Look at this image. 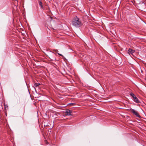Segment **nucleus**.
<instances>
[{
    "mask_svg": "<svg viewBox=\"0 0 146 146\" xmlns=\"http://www.w3.org/2000/svg\"><path fill=\"white\" fill-rule=\"evenodd\" d=\"M72 25L76 27H79L81 25V23L79 19L77 17H75L73 19Z\"/></svg>",
    "mask_w": 146,
    "mask_h": 146,
    "instance_id": "obj_1",
    "label": "nucleus"
},
{
    "mask_svg": "<svg viewBox=\"0 0 146 146\" xmlns=\"http://www.w3.org/2000/svg\"><path fill=\"white\" fill-rule=\"evenodd\" d=\"M6 106L7 107V106H6L5 104L4 105V107L5 108H6Z\"/></svg>",
    "mask_w": 146,
    "mask_h": 146,
    "instance_id": "obj_9",
    "label": "nucleus"
},
{
    "mask_svg": "<svg viewBox=\"0 0 146 146\" xmlns=\"http://www.w3.org/2000/svg\"><path fill=\"white\" fill-rule=\"evenodd\" d=\"M36 85H35V86H38L39 85H40V84H38L36 85Z\"/></svg>",
    "mask_w": 146,
    "mask_h": 146,
    "instance_id": "obj_11",
    "label": "nucleus"
},
{
    "mask_svg": "<svg viewBox=\"0 0 146 146\" xmlns=\"http://www.w3.org/2000/svg\"><path fill=\"white\" fill-rule=\"evenodd\" d=\"M66 115H71L72 111L71 110H66L65 112Z\"/></svg>",
    "mask_w": 146,
    "mask_h": 146,
    "instance_id": "obj_3",
    "label": "nucleus"
},
{
    "mask_svg": "<svg viewBox=\"0 0 146 146\" xmlns=\"http://www.w3.org/2000/svg\"><path fill=\"white\" fill-rule=\"evenodd\" d=\"M90 1H92V0H89Z\"/></svg>",
    "mask_w": 146,
    "mask_h": 146,
    "instance_id": "obj_12",
    "label": "nucleus"
},
{
    "mask_svg": "<svg viewBox=\"0 0 146 146\" xmlns=\"http://www.w3.org/2000/svg\"><path fill=\"white\" fill-rule=\"evenodd\" d=\"M58 53V54L59 55L61 56H62V57H63V56L62 54H59V53Z\"/></svg>",
    "mask_w": 146,
    "mask_h": 146,
    "instance_id": "obj_8",
    "label": "nucleus"
},
{
    "mask_svg": "<svg viewBox=\"0 0 146 146\" xmlns=\"http://www.w3.org/2000/svg\"><path fill=\"white\" fill-rule=\"evenodd\" d=\"M132 96V97L133 98H134V97H135L136 96L133 93H131L130 94Z\"/></svg>",
    "mask_w": 146,
    "mask_h": 146,
    "instance_id": "obj_7",
    "label": "nucleus"
},
{
    "mask_svg": "<svg viewBox=\"0 0 146 146\" xmlns=\"http://www.w3.org/2000/svg\"><path fill=\"white\" fill-rule=\"evenodd\" d=\"M39 4L40 6L41 7V8L43 9H44V8L42 5V3L41 1H39Z\"/></svg>",
    "mask_w": 146,
    "mask_h": 146,
    "instance_id": "obj_6",
    "label": "nucleus"
},
{
    "mask_svg": "<svg viewBox=\"0 0 146 146\" xmlns=\"http://www.w3.org/2000/svg\"><path fill=\"white\" fill-rule=\"evenodd\" d=\"M54 50L55 51V52H57V51H58V50Z\"/></svg>",
    "mask_w": 146,
    "mask_h": 146,
    "instance_id": "obj_10",
    "label": "nucleus"
},
{
    "mask_svg": "<svg viewBox=\"0 0 146 146\" xmlns=\"http://www.w3.org/2000/svg\"><path fill=\"white\" fill-rule=\"evenodd\" d=\"M134 101L135 102L138 103L139 102V101L138 98L136 97V96L134 97V98H133Z\"/></svg>",
    "mask_w": 146,
    "mask_h": 146,
    "instance_id": "obj_5",
    "label": "nucleus"
},
{
    "mask_svg": "<svg viewBox=\"0 0 146 146\" xmlns=\"http://www.w3.org/2000/svg\"><path fill=\"white\" fill-rule=\"evenodd\" d=\"M130 111L132 112L133 114H134L136 116L140 118L141 117L139 115L138 112L134 110L131 109L130 110Z\"/></svg>",
    "mask_w": 146,
    "mask_h": 146,
    "instance_id": "obj_2",
    "label": "nucleus"
},
{
    "mask_svg": "<svg viewBox=\"0 0 146 146\" xmlns=\"http://www.w3.org/2000/svg\"><path fill=\"white\" fill-rule=\"evenodd\" d=\"M135 51L134 50H133L130 48H129L128 50V52L130 55L131 54L133 55V54L134 52Z\"/></svg>",
    "mask_w": 146,
    "mask_h": 146,
    "instance_id": "obj_4",
    "label": "nucleus"
}]
</instances>
